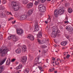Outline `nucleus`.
Returning <instances> with one entry per match:
<instances>
[{
	"label": "nucleus",
	"mask_w": 73,
	"mask_h": 73,
	"mask_svg": "<svg viewBox=\"0 0 73 73\" xmlns=\"http://www.w3.org/2000/svg\"><path fill=\"white\" fill-rule=\"evenodd\" d=\"M64 10L63 8L60 7L59 8L58 11L57 10H54V15L55 17L57 18L58 16V15H59V14L61 15H62V14L64 13Z\"/></svg>",
	"instance_id": "f257e3e1"
},
{
	"label": "nucleus",
	"mask_w": 73,
	"mask_h": 73,
	"mask_svg": "<svg viewBox=\"0 0 73 73\" xmlns=\"http://www.w3.org/2000/svg\"><path fill=\"white\" fill-rule=\"evenodd\" d=\"M8 51V49L7 48H4L3 50H2V49H1V48H0V54L1 57H4L5 54L7 53Z\"/></svg>",
	"instance_id": "f03ea898"
},
{
	"label": "nucleus",
	"mask_w": 73,
	"mask_h": 73,
	"mask_svg": "<svg viewBox=\"0 0 73 73\" xmlns=\"http://www.w3.org/2000/svg\"><path fill=\"white\" fill-rule=\"evenodd\" d=\"M52 32L50 35L52 37L55 38L56 36V33L57 31H55L56 30V27H53L52 28Z\"/></svg>",
	"instance_id": "7ed1b4c3"
},
{
	"label": "nucleus",
	"mask_w": 73,
	"mask_h": 73,
	"mask_svg": "<svg viewBox=\"0 0 73 73\" xmlns=\"http://www.w3.org/2000/svg\"><path fill=\"white\" fill-rule=\"evenodd\" d=\"M14 3L13 6L12 7V8L15 11H18L19 9V6L18 5V4L16 2H14Z\"/></svg>",
	"instance_id": "20e7f679"
},
{
	"label": "nucleus",
	"mask_w": 73,
	"mask_h": 73,
	"mask_svg": "<svg viewBox=\"0 0 73 73\" xmlns=\"http://www.w3.org/2000/svg\"><path fill=\"white\" fill-rule=\"evenodd\" d=\"M38 8L40 12H45L46 11L45 7L43 5H40L39 6Z\"/></svg>",
	"instance_id": "39448f33"
},
{
	"label": "nucleus",
	"mask_w": 73,
	"mask_h": 73,
	"mask_svg": "<svg viewBox=\"0 0 73 73\" xmlns=\"http://www.w3.org/2000/svg\"><path fill=\"white\" fill-rule=\"evenodd\" d=\"M12 40L13 41H17L18 40H19L20 38L19 37L16 35H13L12 36Z\"/></svg>",
	"instance_id": "423d86ee"
},
{
	"label": "nucleus",
	"mask_w": 73,
	"mask_h": 73,
	"mask_svg": "<svg viewBox=\"0 0 73 73\" xmlns=\"http://www.w3.org/2000/svg\"><path fill=\"white\" fill-rule=\"evenodd\" d=\"M23 32H24L23 30L21 29H17V33L18 35H21L22 33H23Z\"/></svg>",
	"instance_id": "0eeeda50"
},
{
	"label": "nucleus",
	"mask_w": 73,
	"mask_h": 73,
	"mask_svg": "<svg viewBox=\"0 0 73 73\" xmlns=\"http://www.w3.org/2000/svg\"><path fill=\"white\" fill-rule=\"evenodd\" d=\"M39 58H40V56H38L37 57H36L35 60V64H40V63H41V62H39L38 61H39Z\"/></svg>",
	"instance_id": "6e6552de"
},
{
	"label": "nucleus",
	"mask_w": 73,
	"mask_h": 73,
	"mask_svg": "<svg viewBox=\"0 0 73 73\" xmlns=\"http://www.w3.org/2000/svg\"><path fill=\"white\" fill-rule=\"evenodd\" d=\"M33 5V3H30L27 4V7L29 9H31Z\"/></svg>",
	"instance_id": "1a4fd4ad"
},
{
	"label": "nucleus",
	"mask_w": 73,
	"mask_h": 73,
	"mask_svg": "<svg viewBox=\"0 0 73 73\" xmlns=\"http://www.w3.org/2000/svg\"><path fill=\"white\" fill-rule=\"evenodd\" d=\"M27 38L31 40V41H33V40H34V36L32 35H27Z\"/></svg>",
	"instance_id": "9d476101"
},
{
	"label": "nucleus",
	"mask_w": 73,
	"mask_h": 73,
	"mask_svg": "<svg viewBox=\"0 0 73 73\" xmlns=\"http://www.w3.org/2000/svg\"><path fill=\"white\" fill-rule=\"evenodd\" d=\"M27 18V16L26 15H22L20 18V20H25Z\"/></svg>",
	"instance_id": "9b49d317"
},
{
	"label": "nucleus",
	"mask_w": 73,
	"mask_h": 73,
	"mask_svg": "<svg viewBox=\"0 0 73 73\" xmlns=\"http://www.w3.org/2000/svg\"><path fill=\"white\" fill-rule=\"evenodd\" d=\"M27 59V57L24 56L22 58L21 61L22 62L24 63V62H25Z\"/></svg>",
	"instance_id": "f8f14e48"
},
{
	"label": "nucleus",
	"mask_w": 73,
	"mask_h": 73,
	"mask_svg": "<svg viewBox=\"0 0 73 73\" xmlns=\"http://www.w3.org/2000/svg\"><path fill=\"white\" fill-rule=\"evenodd\" d=\"M32 13H33V10L32 9L29 10L28 11L27 14L28 16H31L32 14Z\"/></svg>",
	"instance_id": "ddd939ff"
},
{
	"label": "nucleus",
	"mask_w": 73,
	"mask_h": 73,
	"mask_svg": "<svg viewBox=\"0 0 73 73\" xmlns=\"http://www.w3.org/2000/svg\"><path fill=\"white\" fill-rule=\"evenodd\" d=\"M23 65L21 63H20L19 64V65L16 68V70H18V69H21Z\"/></svg>",
	"instance_id": "4468645a"
},
{
	"label": "nucleus",
	"mask_w": 73,
	"mask_h": 73,
	"mask_svg": "<svg viewBox=\"0 0 73 73\" xmlns=\"http://www.w3.org/2000/svg\"><path fill=\"white\" fill-rule=\"evenodd\" d=\"M67 43H68L67 41H63L61 42V45L64 46H65V45L67 44Z\"/></svg>",
	"instance_id": "2eb2a0df"
},
{
	"label": "nucleus",
	"mask_w": 73,
	"mask_h": 73,
	"mask_svg": "<svg viewBox=\"0 0 73 73\" xmlns=\"http://www.w3.org/2000/svg\"><path fill=\"white\" fill-rule=\"evenodd\" d=\"M7 59V58H4L2 61L0 62V65H2L5 62V61H6V60Z\"/></svg>",
	"instance_id": "dca6fc26"
},
{
	"label": "nucleus",
	"mask_w": 73,
	"mask_h": 73,
	"mask_svg": "<svg viewBox=\"0 0 73 73\" xmlns=\"http://www.w3.org/2000/svg\"><path fill=\"white\" fill-rule=\"evenodd\" d=\"M11 63V59L8 58L6 62V64L7 65H9Z\"/></svg>",
	"instance_id": "f3484780"
},
{
	"label": "nucleus",
	"mask_w": 73,
	"mask_h": 73,
	"mask_svg": "<svg viewBox=\"0 0 73 73\" xmlns=\"http://www.w3.org/2000/svg\"><path fill=\"white\" fill-rule=\"evenodd\" d=\"M37 38H41V37H42V33H41V32H39L38 34V35H37Z\"/></svg>",
	"instance_id": "a211bd4d"
},
{
	"label": "nucleus",
	"mask_w": 73,
	"mask_h": 73,
	"mask_svg": "<svg viewBox=\"0 0 73 73\" xmlns=\"http://www.w3.org/2000/svg\"><path fill=\"white\" fill-rule=\"evenodd\" d=\"M66 29H67V31H70L71 29H72V27H70V26L68 25L66 27Z\"/></svg>",
	"instance_id": "6ab92c4d"
},
{
	"label": "nucleus",
	"mask_w": 73,
	"mask_h": 73,
	"mask_svg": "<svg viewBox=\"0 0 73 73\" xmlns=\"http://www.w3.org/2000/svg\"><path fill=\"white\" fill-rule=\"evenodd\" d=\"M5 68V66H2L0 67V73H1L4 70V69Z\"/></svg>",
	"instance_id": "aec40b11"
},
{
	"label": "nucleus",
	"mask_w": 73,
	"mask_h": 73,
	"mask_svg": "<svg viewBox=\"0 0 73 73\" xmlns=\"http://www.w3.org/2000/svg\"><path fill=\"white\" fill-rule=\"evenodd\" d=\"M16 52L17 53H18V54H19V53H21V49L20 48H18L17 50H15Z\"/></svg>",
	"instance_id": "412c9836"
},
{
	"label": "nucleus",
	"mask_w": 73,
	"mask_h": 73,
	"mask_svg": "<svg viewBox=\"0 0 73 73\" xmlns=\"http://www.w3.org/2000/svg\"><path fill=\"white\" fill-rule=\"evenodd\" d=\"M68 13H71L73 12V10L70 7H69L68 9Z\"/></svg>",
	"instance_id": "4be33fe9"
},
{
	"label": "nucleus",
	"mask_w": 73,
	"mask_h": 73,
	"mask_svg": "<svg viewBox=\"0 0 73 73\" xmlns=\"http://www.w3.org/2000/svg\"><path fill=\"white\" fill-rule=\"evenodd\" d=\"M28 2V1H27V0H23L22 1V3L24 4H27Z\"/></svg>",
	"instance_id": "5701e85b"
},
{
	"label": "nucleus",
	"mask_w": 73,
	"mask_h": 73,
	"mask_svg": "<svg viewBox=\"0 0 73 73\" xmlns=\"http://www.w3.org/2000/svg\"><path fill=\"white\" fill-rule=\"evenodd\" d=\"M39 3H40V0H36L35 1L34 4L35 5H37L39 4Z\"/></svg>",
	"instance_id": "b1692460"
},
{
	"label": "nucleus",
	"mask_w": 73,
	"mask_h": 73,
	"mask_svg": "<svg viewBox=\"0 0 73 73\" xmlns=\"http://www.w3.org/2000/svg\"><path fill=\"white\" fill-rule=\"evenodd\" d=\"M22 49H23V50H24V51H25L27 50V46L26 45H23V46H22Z\"/></svg>",
	"instance_id": "393cba45"
},
{
	"label": "nucleus",
	"mask_w": 73,
	"mask_h": 73,
	"mask_svg": "<svg viewBox=\"0 0 73 73\" xmlns=\"http://www.w3.org/2000/svg\"><path fill=\"white\" fill-rule=\"evenodd\" d=\"M64 5L65 7L68 8V7H69V3H65Z\"/></svg>",
	"instance_id": "a878e982"
},
{
	"label": "nucleus",
	"mask_w": 73,
	"mask_h": 73,
	"mask_svg": "<svg viewBox=\"0 0 73 73\" xmlns=\"http://www.w3.org/2000/svg\"><path fill=\"white\" fill-rule=\"evenodd\" d=\"M29 72V69L28 68L26 69L25 70V73H28Z\"/></svg>",
	"instance_id": "bb28decb"
},
{
	"label": "nucleus",
	"mask_w": 73,
	"mask_h": 73,
	"mask_svg": "<svg viewBox=\"0 0 73 73\" xmlns=\"http://www.w3.org/2000/svg\"><path fill=\"white\" fill-rule=\"evenodd\" d=\"M37 40L38 43H39V44H42V41L41 40L38 39Z\"/></svg>",
	"instance_id": "cd10ccee"
},
{
	"label": "nucleus",
	"mask_w": 73,
	"mask_h": 73,
	"mask_svg": "<svg viewBox=\"0 0 73 73\" xmlns=\"http://www.w3.org/2000/svg\"><path fill=\"white\" fill-rule=\"evenodd\" d=\"M35 31H39V27H35Z\"/></svg>",
	"instance_id": "c85d7f7f"
},
{
	"label": "nucleus",
	"mask_w": 73,
	"mask_h": 73,
	"mask_svg": "<svg viewBox=\"0 0 73 73\" xmlns=\"http://www.w3.org/2000/svg\"><path fill=\"white\" fill-rule=\"evenodd\" d=\"M38 27V22H37V21H36L35 24V27Z\"/></svg>",
	"instance_id": "c756f323"
},
{
	"label": "nucleus",
	"mask_w": 73,
	"mask_h": 73,
	"mask_svg": "<svg viewBox=\"0 0 73 73\" xmlns=\"http://www.w3.org/2000/svg\"><path fill=\"white\" fill-rule=\"evenodd\" d=\"M5 16V14L3 13H2V14H1V18L4 17Z\"/></svg>",
	"instance_id": "7c9ffc66"
},
{
	"label": "nucleus",
	"mask_w": 73,
	"mask_h": 73,
	"mask_svg": "<svg viewBox=\"0 0 73 73\" xmlns=\"http://www.w3.org/2000/svg\"><path fill=\"white\" fill-rule=\"evenodd\" d=\"M54 70V68H51V69H50L49 70V72H53V70Z\"/></svg>",
	"instance_id": "2f4dec72"
},
{
	"label": "nucleus",
	"mask_w": 73,
	"mask_h": 73,
	"mask_svg": "<svg viewBox=\"0 0 73 73\" xmlns=\"http://www.w3.org/2000/svg\"><path fill=\"white\" fill-rule=\"evenodd\" d=\"M13 36V35H11V36H9L8 38V40H10V39H11V38L12 39V36Z\"/></svg>",
	"instance_id": "473e14b6"
},
{
	"label": "nucleus",
	"mask_w": 73,
	"mask_h": 73,
	"mask_svg": "<svg viewBox=\"0 0 73 73\" xmlns=\"http://www.w3.org/2000/svg\"><path fill=\"white\" fill-rule=\"evenodd\" d=\"M38 68L40 70H41V71H44V70H42V67L39 66L38 67Z\"/></svg>",
	"instance_id": "72a5a7b5"
},
{
	"label": "nucleus",
	"mask_w": 73,
	"mask_h": 73,
	"mask_svg": "<svg viewBox=\"0 0 73 73\" xmlns=\"http://www.w3.org/2000/svg\"><path fill=\"white\" fill-rule=\"evenodd\" d=\"M68 54V52H65L64 53V56H66V55H67V54Z\"/></svg>",
	"instance_id": "f704fd0d"
},
{
	"label": "nucleus",
	"mask_w": 73,
	"mask_h": 73,
	"mask_svg": "<svg viewBox=\"0 0 73 73\" xmlns=\"http://www.w3.org/2000/svg\"><path fill=\"white\" fill-rule=\"evenodd\" d=\"M69 57H70V55H69V54H68L66 56V58H68H68H69Z\"/></svg>",
	"instance_id": "c9c22d12"
},
{
	"label": "nucleus",
	"mask_w": 73,
	"mask_h": 73,
	"mask_svg": "<svg viewBox=\"0 0 73 73\" xmlns=\"http://www.w3.org/2000/svg\"><path fill=\"white\" fill-rule=\"evenodd\" d=\"M3 4H5L6 3V1L5 0H3L2 1Z\"/></svg>",
	"instance_id": "e433bc0d"
},
{
	"label": "nucleus",
	"mask_w": 73,
	"mask_h": 73,
	"mask_svg": "<svg viewBox=\"0 0 73 73\" xmlns=\"http://www.w3.org/2000/svg\"><path fill=\"white\" fill-rule=\"evenodd\" d=\"M17 73H19L20 72H21V70H18L16 71Z\"/></svg>",
	"instance_id": "4c0bfd02"
},
{
	"label": "nucleus",
	"mask_w": 73,
	"mask_h": 73,
	"mask_svg": "<svg viewBox=\"0 0 73 73\" xmlns=\"http://www.w3.org/2000/svg\"><path fill=\"white\" fill-rule=\"evenodd\" d=\"M55 64L56 65H58L59 64V62H58V61H56L55 62Z\"/></svg>",
	"instance_id": "58836bf2"
},
{
	"label": "nucleus",
	"mask_w": 73,
	"mask_h": 73,
	"mask_svg": "<svg viewBox=\"0 0 73 73\" xmlns=\"http://www.w3.org/2000/svg\"><path fill=\"white\" fill-rule=\"evenodd\" d=\"M15 60H16V59L14 58L11 61V62H14V61H15Z\"/></svg>",
	"instance_id": "ea45409f"
},
{
	"label": "nucleus",
	"mask_w": 73,
	"mask_h": 73,
	"mask_svg": "<svg viewBox=\"0 0 73 73\" xmlns=\"http://www.w3.org/2000/svg\"><path fill=\"white\" fill-rule=\"evenodd\" d=\"M13 20V18L11 17L10 19H8L9 21H10V20Z\"/></svg>",
	"instance_id": "a19ab883"
},
{
	"label": "nucleus",
	"mask_w": 73,
	"mask_h": 73,
	"mask_svg": "<svg viewBox=\"0 0 73 73\" xmlns=\"http://www.w3.org/2000/svg\"><path fill=\"white\" fill-rule=\"evenodd\" d=\"M46 1V0H41V3H44Z\"/></svg>",
	"instance_id": "79ce46f5"
},
{
	"label": "nucleus",
	"mask_w": 73,
	"mask_h": 73,
	"mask_svg": "<svg viewBox=\"0 0 73 73\" xmlns=\"http://www.w3.org/2000/svg\"><path fill=\"white\" fill-rule=\"evenodd\" d=\"M1 9H3V7L2 5L0 6V11L1 10Z\"/></svg>",
	"instance_id": "37998d69"
},
{
	"label": "nucleus",
	"mask_w": 73,
	"mask_h": 73,
	"mask_svg": "<svg viewBox=\"0 0 73 73\" xmlns=\"http://www.w3.org/2000/svg\"><path fill=\"white\" fill-rule=\"evenodd\" d=\"M69 23V22L68 21H65L64 24H68Z\"/></svg>",
	"instance_id": "c03bdc74"
},
{
	"label": "nucleus",
	"mask_w": 73,
	"mask_h": 73,
	"mask_svg": "<svg viewBox=\"0 0 73 73\" xmlns=\"http://www.w3.org/2000/svg\"><path fill=\"white\" fill-rule=\"evenodd\" d=\"M46 62L47 63H48V59H47L46 60Z\"/></svg>",
	"instance_id": "a18cd8bd"
},
{
	"label": "nucleus",
	"mask_w": 73,
	"mask_h": 73,
	"mask_svg": "<svg viewBox=\"0 0 73 73\" xmlns=\"http://www.w3.org/2000/svg\"><path fill=\"white\" fill-rule=\"evenodd\" d=\"M9 14L11 15H12V13H11V12H10L7 15H9Z\"/></svg>",
	"instance_id": "49530a36"
},
{
	"label": "nucleus",
	"mask_w": 73,
	"mask_h": 73,
	"mask_svg": "<svg viewBox=\"0 0 73 73\" xmlns=\"http://www.w3.org/2000/svg\"><path fill=\"white\" fill-rule=\"evenodd\" d=\"M12 23L13 24H14L16 23V21H13Z\"/></svg>",
	"instance_id": "de8ad7c7"
},
{
	"label": "nucleus",
	"mask_w": 73,
	"mask_h": 73,
	"mask_svg": "<svg viewBox=\"0 0 73 73\" xmlns=\"http://www.w3.org/2000/svg\"><path fill=\"white\" fill-rule=\"evenodd\" d=\"M66 38H67V39H69V36H66Z\"/></svg>",
	"instance_id": "09e8293b"
},
{
	"label": "nucleus",
	"mask_w": 73,
	"mask_h": 73,
	"mask_svg": "<svg viewBox=\"0 0 73 73\" xmlns=\"http://www.w3.org/2000/svg\"><path fill=\"white\" fill-rule=\"evenodd\" d=\"M60 29H63V27H62L60 26Z\"/></svg>",
	"instance_id": "8fccbe9b"
},
{
	"label": "nucleus",
	"mask_w": 73,
	"mask_h": 73,
	"mask_svg": "<svg viewBox=\"0 0 73 73\" xmlns=\"http://www.w3.org/2000/svg\"><path fill=\"white\" fill-rule=\"evenodd\" d=\"M48 20H50V16H49V18H48Z\"/></svg>",
	"instance_id": "3c124183"
},
{
	"label": "nucleus",
	"mask_w": 73,
	"mask_h": 73,
	"mask_svg": "<svg viewBox=\"0 0 73 73\" xmlns=\"http://www.w3.org/2000/svg\"><path fill=\"white\" fill-rule=\"evenodd\" d=\"M16 64L17 65V64H19V62H15Z\"/></svg>",
	"instance_id": "603ef678"
},
{
	"label": "nucleus",
	"mask_w": 73,
	"mask_h": 73,
	"mask_svg": "<svg viewBox=\"0 0 73 73\" xmlns=\"http://www.w3.org/2000/svg\"><path fill=\"white\" fill-rule=\"evenodd\" d=\"M52 60H55V58H54L53 57H52Z\"/></svg>",
	"instance_id": "864d4df0"
},
{
	"label": "nucleus",
	"mask_w": 73,
	"mask_h": 73,
	"mask_svg": "<svg viewBox=\"0 0 73 73\" xmlns=\"http://www.w3.org/2000/svg\"><path fill=\"white\" fill-rule=\"evenodd\" d=\"M46 24H48V22H47L46 21H45L44 22Z\"/></svg>",
	"instance_id": "5fc2aeb1"
},
{
	"label": "nucleus",
	"mask_w": 73,
	"mask_h": 73,
	"mask_svg": "<svg viewBox=\"0 0 73 73\" xmlns=\"http://www.w3.org/2000/svg\"><path fill=\"white\" fill-rule=\"evenodd\" d=\"M60 63H62V60H60Z\"/></svg>",
	"instance_id": "6e6d98bb"
},
{
	"label": "nucleus",
	"mask_w": 73,
	"mask_h": 73,
	"mask_svg": "<svg viewBox=\"0 0 73 73\" xmlns=\"http://www.w3.org/2000/svg\"><path fill=\"white\" fill-rule=\"evenodd\" d=\"M54 73H57V71H54Z\"/></svg>",
	"instance_id": "4d7b16f0"
},
{
	"label": "nucleus",
	"mask_w": 73,
	"mask_h": 73,
	"mask_svg": "<svg viewBox=\"0 0 73 73\" xmlns=\"http://www.w3.org/2000/svg\"><path fill=\"white\" fill-rule=\"evenodd\" d=\"M57 61H60V59L59 58L57 59Z\"/></svg>",
	"instance_id": "13d9d810"
},
{
	"label": "nucleus",
	"mask_w": 73,
	"mask_h": 73,
	"mask_svg": "<svg viewBox=\"0 0 73 73\" xmlns=\"http://www.w3.org/2000/svg\"><path fill=\"white\" fill-rule=\"evenodd\" d=\"M64 60H65V59H66V57H64Z\"/></svg>",
	"instance_id": "bf43d9fd"
},
{
	"label": "nucleus",
	"mask_w": 73,
	"mask_h": 73,
	"mask_svg": "<svg viewBox=\"0 0 73 73\" xmlns=\"http://www.w3.org/2000/svg\"><path fill=\"white\" fill-rule=\"evenodd\" d=\"M47 1H51V0H47Z\"/></svg>",
	"instance_id": "052dcab7"
},
{
	"label": "nucleus",
	"mask_w": 73,
	"mask_h": 73,
	"mask_svg": "<svg viewBox=\"0 0 73 73\" xmlns=\"http://www.w3.org/2000/svg\"><path fill=\"white\" fill-rule=\"evenodd\" d=\"M64 1V0H62L61 1H62V2H63V1Z\"/></svg>",
	"instance_id": "680f3d73"
},
{
	"label": "nucleus",
	"mask_w": 73,
	"mask_h": 73,
	"mask_svg": "<svg viewBox=\"0 0 73 73\" xmlns=\"http://www.w3.org/2000/svg\"><path fill=\"white\" fill-rule=\"evenodd\" d=\"M10 69H12V67H11Z\"/></svg>",
	"instance_id": "e2e57ef3"
},
{
	"label": "nucleus",
	"mask_w": 73,
	"mask_h": 73,
	"mask_svg": "<svg viewBox=\"0 0 73 73\" xmlns=\"http://www.w3.org/2000/svg\"><path fill=\"white\" fill-rule=\"evenodd\" d=\"M54 63V62L53 61V62H52V64H53V63Z\"/></svg>",
	"instance_id": "0e129e2a"
},
{
	"label": "nucleus",
	"mask_w": 73,
	"mask_h": 73,
	"mask_svg": "<svg viewBox=\"0 0 73 73\" xmlns=\"http://www.w3.org/2000/svg\"><path fill=\"white\" fill-rule=\"evenodd\" d=\"M39 52H41V51H40V50H39Z\"/></svg>",
	"instance_id": "69168bd1"
},
{
	"label": "nucleus",
	"mask_w": 73,
	"mask_h": 73,
	"mask_svg": "<svg viewBox=\"0 0 73 73\" xmlns=\"http://www.w3.org/2000/svg\"><path fill=\"white\" fill-rule=\"evenodd\" d=\"M1 3V0H0V4Z\"/></svg>",
	"instance_id": "338daca9"
},
{
	"label": "nucleus",
	"mask_w": 73,
	"mask_h": 73,
	"mask_svg": "<svg viewBox=\"0 0 73 73\" xmlns=\"http://www.w3.org/2000/svg\"><path fill=\"white\" fill-rule=\"evenodd\" d=\"M55 52H57V51H56Z\"/></svg>",
	"instance_id": "774afa93"
}]
</instances>
